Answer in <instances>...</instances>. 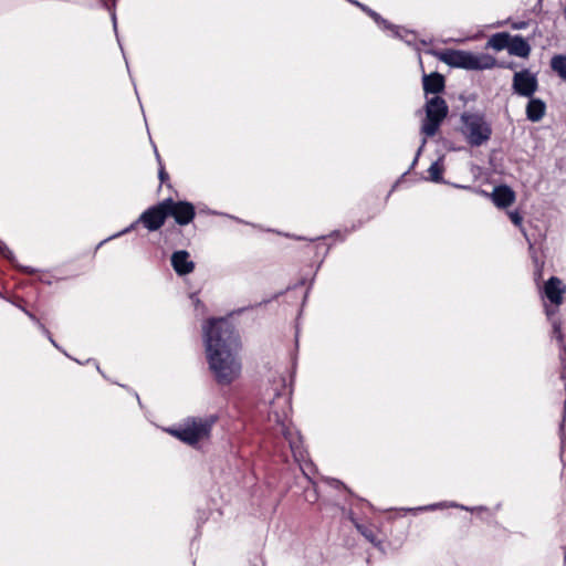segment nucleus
<instances>
[{
  "label": "nucleus",
  "instance_id": "obj_4",
  "mask_svg": "<svg viewBox=\"0 0 566 566\" xmlns=\"http://www.w3.org/2000/svg\"><path fill=\"white\" fill-rule=\"evenodd\" d=\"M461 133L470 146L479 147L491 138L492 127L483 115L465 112L461 115Z\"/></svg>",
  "mask_w": 566,
  "mask_h": 566
},
{
  "label": "nucleus",
  "instance_id": "obj_17",
  "mask_svg": "<svg viewBox=\"0 0 566 566\" xmlns=\"http://www.w3.org/2000/svg\"><path fill=\"white\" fill-rule=\"evenodd\" d=\"M348 2H350L352 4L356 6L357 8H359L361 11H364L365 13H367L376 23L378 24H382L385 28L387 29H390L392 25L387 21L385 20L379 13H377L376 11H374L373 9H370L369 7H367L366 4L364 3H360L359 1L357 0H347Z\"/></svg>",
  "mask_w": 566,
  "mask_h": 566
},
{
  "label": "nucleus",
  "instance_id": "obj_16",
  "mask_svg": "<svg viewBox=\"0 0 566 566\" xmlns=\"http://www.w3.org/2000/svg\"><path fill=\"white\" fill-rule=\"evenodd\" d=\"M549 66L564 82H566V54H555L552 56Z\"/></svg>",
  "mask_w": 566,
  "mask_h": 566
},
{
  "label": "nucleus",
  "instance_id": "obj_6",
  "mask_svg": "<svg viewBox=\"0 0 566 566\" xmlns=\"http://www.w3.org/2000/svg\"><path fill=\"white\" fill-rule=\"evenodd\" d=\"M168 217L174 218L179 226L189 224L196 217V208L189 201H175L172 198L164 199Z\"/></svg>",
  "mask_w": 566,
  "mask_h": 566
},
{
  "label": "nucleus",
  "instance_id": "obj_19",
  "mask_svg": "<svg viewBox=\"0 0 566 566\" xmlns=\"http://www.w3.org/2000/svg\"><path fill=\"white\" fill-rule=\"evenodd\" d=\"M553 334L557 338V340L559 342L560 349L566 352V346L564 345V342H563V333H562L560 323L557 322V321L553 322Z\"/></svg>",
  "mask_w": 566,
  "mask_h": 566
},
{
  "label": "nucleus",
  "instance_id": "obj_20",
  "mask_svg": "<svg viewBox=\"0 0 566 566\" xmlns=\"http://www.w3.org/2000/svg\"><path fill=\"white\" fill-rule=\"evenodd\" d=\"M357 528L368 542L376 543V534L371 528L364 525H357Z\"/></svg>",
  "mask_w": 566,
  "mask_h": 566
},
{
  "label": "nucleus",
  "instance_id": "obj_13",
  "mask_svg": "<svg viewBox=\"0 0 566 566\" xmlns=\"http://www.w3.org/2000/svg\"><path fill=\"white\" fill-rule=\"evenodd\" d=\"M530 43L520 34L511 35L510 45L507 52L511 55L527 59L531 54Z\"/></svg>",
  "mask_w": 566,
  "mask_h": 566
},
{
  "label": "nucleus",
  "instance_id": "obj_18",
  "mask_svg": "<svg viewBox=\"0 0 566 566\" xmlns=\"http://www.w3.org/2000/svg\"><path fill=\"white\" fill-rule=\"evenodd\" d=\"M443 170H444V168L439 161L432 163L428 169L430 179L434 182H441L443 180V177H442Z\"/></svg>",
  "mask_w": 566,
  "mask_h": 566
},
{
  "label": "nucleus",
  "instance_id": "obj_15",
  "mask_svg": "<svg viewBox=\"0 0 566 566\" xmlns=\"http://www.w3.org/2000/svg\"><path fill=\"white\" fill-rule=\"evenodd\" d=\"M511 34L507 32H499L490 36L486 42L485 48L493 49L495 51H502L504 49L507 50L510 45Z\"/></svg>",
  "mask_w": 566,
  "mask_h": 566
},
{
  "label": "nucleus",
  "instance_id": "obj_8",
  "mask_svg": "<svg viewBox=\"0 0 566 566\" xmlns=\"http://www.w3.org/2000/svg\"><path fill=\"white\" fill-rule=\"evenodd\" d=\"M168 218L165 200L158 202L155 206L146 209L138 218L137 222H140L148 231H157L164 224Z\"/></svg>",
  "mask_w": 566,
  "mask_h": 566
},
{
  "label": "nucleus",
  "instance_id": "obj_29",
  "mask_svg": "<svg viewBox=\"0 0 566 566\" xmlns=\"http://www.w3.org/2000/svg\"><path fill=\"white\" fill-rule=\"evenodd\" d=\"M565 418H566V399H565V405H564V417H563V421H562V424H560V429H563V427H564Z\"/></svg>",
  "mask_w": 566,
  "mask_h": 566
},
{
  "label": "nucleus",
  "instance_id": "obj_5",
  "mask_svg": "<svg viewBox=\"0 0 566 566\" xmlns=\"http://www.w3.org/2000/svg\"><path fill=\"white\" fill-rule=\"evenodd\" d=\"M424 111L426 118L421 125V134L427 137H432L437 134L440 125L448 116L449 107L442 97L433 96L427 99Z\"/></svg>",
  "mask_w": 566,
  "mask_h": 566
},
{
  "label": "nucleus",
  "instance_id": "obj_21",
  "mask_svg": "<svg viewBox=\"0 0 566 566\" xmlns=\"http://www.w3.org/2000/svg\"><path fill=\"white\" fill-rule=\"evenodd\" d=\"M156 156H157V159H158V163L160 166L159 171H158V178H159L160 182L164 184L169 179V175L166 171L165 167L163 166L161 159H160V156L158 155V153H156Z\"/></svg>",
  "mask_w": 566,
  "mask_h": 566
},
{
  "label": "nucleus",
  "instance_id": "obj_7",
  "mask_svg": "<svg viewBox=\"0 0 566 566\" xmlns=\"http://www.w3.org/2000/svg\"><path fill=\"white\" fill-rule=\"evenodd\" d=\"M512 88L513 92L520 96L532 97L538 90L536 74L531 73L527 69L515 72L513 75Z\"/></svg>",
  "mask_w": 566,
  "mask_h": 566
},
{
  "label": "nucleus",
  "instance_id": "obj_14",
  "mask_svg": "<svg viewBox=\"0 0 566 566\" xmlns=\"http://www.w3.org/2000/svg\"><path fill=\"white\" fill-rule=\"evenodd\" d=\"M526 105V118L533 123L539 122L546 113V103L536 97H528Z\"/></svg>",
  "mask_w": 566,
  "mask_h": 566
},
{
  "label": "nucleus",
  "instance_id": "obj_25",
  "mask_svg": "<svg viewBox=\"0 0 566 566\" xmlns=\"http://www.w3.org/2000/svg\"><path fill=\"white\" fill-rule=\"evenodd\" d=\"M424 144H426V139L422 140V145L419 147V149L417 151V155H416V157H415V159L412 161L411 168H413L415 165L417 164L418 157L421 154V150H422V147L424 146Z\"/></svg>",
  "mask_w": 566,
  "mask_h": 566
},
{
  "label": "nucleus",
  "instance_id": "obj_1",
  "mask_svg": "<svg viewBox=\"0 0 566 566\" xmlns=\"http://www.w3.org/2000/svg\"><path fill=\"white\" fill-rule=\"evenodd\" d=\"M207 359L219 385H230L241 371L237 357L240 347L239 335L226 318H211L203 327Z\"/></svg>",
  "mask_w": 566,
  "mask_h": 566
},
{
  "label": "nucleus",
  "instance_id": "obj_27",
  "mask_svg": "<svg viewBox=\"0 0 566 566\" xmlns=\"http://www.w3.org/2000/svg\"><path fill=\"white\" fill-rule=\"evenodd\" d=\"M556 312H557V310H556V308H553V307H548V306H546V315H547L548 317L554 316V315L556 314Z\"/></svg>",
  "mask_w": 566,
  "mask_h": 566
},
{
  "label": "nucleus",
  "instance_id": "obj_10",
  "mask_svg": "<svg viewBox=\"0 0 566 566\" xmlns=\"http://www.w3.org/2000/svg\"><path fill=\"white\" fill-rule=\"evenodd\" d=\"M171 266L179 276L190 274L195 270V262L186 250L175 251L170 258Z\"/></svg>",
  "mask_w": 566,
  "mask_h": 566
},
{
  "label": "nucleus",
  "instance_id": "obj_22",
  "mask_svg": "<svg viewBox=\"0 0 566 566\" xmlns=\"http://www.w3.org/2000/svg\"><path fill=\"white\" fill-rule=\"evenodd\" d=\"M510 219L515 226H521L523 218L517 211L510 212Z\"/></svg>",
  "mask_w": 566,
  "mask_h": 566
},
{
  "label": "nucleus",
  "instance_id": "obj_28",
  "mask_svg": "<svg viewBox=\"0 0 566 566\" xmlns=\"http://www.w3.org/2000/svg\"><path fill=\"white\" fill-rule=\"evenodd\" d=\"M526 25L525 22L516 23L513 25L514 29H523Z\"/></svg>",
  "mask_w": 566,
  "mask_h": 566
},
{
  "label": "nucleus",
  "instance_id": "obj_9",
  "mask_svg": "<svg viewBox=\"0 0 566 566\" xmlns=\"http://www.w3.org/2000/svg\"><path fill=\"white\" fill-rule=\"evenodd\" d=\"M566 286L557 276H552L544 285V293L547 300L556 307L564 301Z\"/></svg>",
  "mask_w": 566,
  "mask_h": 566
},
{
  "label": "nucleus",
  "instance_id": "obj_23",
  "mask_svg": "<svg viewBox=\"0 0 566 566\" xmlns=\"http://www.w3.org/2000/svg\"><path fill=\"white\" fill-rule=\"evenodd\" d=\"M495 66H499V67H502V69H510V70H513L516 67V63L515 62H497L496 61V65Z\"/></svg>",
  "mask_w": 566,
  "mask_h": 566
},
{
  "label": "nucleus",
  "instance_id": "obj_31",
  "mask_svg": "<svg viewBox=\"0 0 566 566\" xmlns=\"http://www.w3.org/2000/svg\"><path fill=\"white\" fill-rule=\"evenodd\" d=\"M266 303H269V300H264V301H262L261 303H259V305H261V304H266Z\"/></svg>",
  "mask_w": 566,
  "mask_h": 566
},
{
  "label": "nucleus",
  "instance_id": "obj_24",
  "mask_svg": "<svg viewBox=\"0 0 566 566\" xmlns=\"http://www.w3.org/2000/svg\"><path fill=\"white\" fill-rule=\"evenodd\" d=\"M27 315H28L32 321L36 322V323L39 324V326L41 327V329H42L45 334L50 335V332L44 327V325H42V324L39 322V319H38V318L32 314V313L27 312Z\"/></svg>",
  "mask_w": 566,
  "mask_h": 566
},
{
  "label": "nucleus",
  "instance_id": "obj_3",
  "mask_svg": "<svg viewBox=\"0 0 566 566\" xmlns=\"http://www.w3.org/2000/svg\"><path fill=\"white\" fill-rule=\"evenodd\" d=\"M217 420L218 417L213 415L205 418L189 417L178 428L168 429V432L184 443L197 447L199 442L210 438Z\"/></svg>",
  "mask_w": 566,
  "mask_h": 566
},
{
  "label": "nucleus",
  "instance_id": "obj_11",
  "mask_svg": "<svg viewBox=\"0 0 566 566\" xmlns=\"http://www.w3.org/2000/svg\"><path fill=\"white\" fill-rule=\"evenodd\" d=\"M422 87L426 95L442 93L446 88V78L438 72L423 74Z\"/></svg>",
  "mask_w": 566,
  "mask_h": 566
},
{
  "label": "nucleus",
  "instance_id": "obj_26",
  "mask_svg": "<svg viewBox=\"0 0 566 566\" xmlns=\"http://www.w3.org/2000/svg\"><path fill=\"white\" fill-rule=\"evenodd\" d=\"M562 364L564 366V370L562 373V379L566 381V358L562 356Z\"/></svg>",
  "mask_w": 566,
  "mask_h": 566
},
{
  "label": "nucleus",
  "instance_id": "obj_30",
  "mask_svg": "<svg viewBox=\"0 0 566 566\" xmlns=\"http://www.w3.org/2000/svg\"><path fill=\"white\" fill-rule=\"evenodd\" d=\"M195 304H196V306H199V305L201 304L200 300H199V298H196V300H195Z\"/></svg>",
  "mask_w": 566,
  "mask_h": 566
},
{
  "label": "nucleus",
  "instance_id": "obj_12",
  "mask_svg": "<svg viewBox=\"0 0 566 566\" xmlns=\"http://www.w3.org/2000/svg\"><path fill=\"white\" fill-rule=\"evenodd\" d=\"M515 198L514 190L506 185L496 186L492 192L493 203L501 209L510 207L515 201Z\"/></svg>",
  "mask_w": 566,
  "mask_h": 566
},
{
  "label": "nucleus",
  "instance_id": "obj_32",
  "mask_svg": "<svg viewBox=\"0 0 566 566\" xmlns=\"http://www.w3.org/2000/svg\"><path fill=\"white\" fill-rule=\"evenodd\" d=\"M49 338H50L51 343H52L55 347H57V345L55 344L54 339H52L51 337H49Z\"/></svg>",
  "mask_w": 566,
  "mask_h": 566
},
{
  "label": "nucleus",
  "instance_id": "obj_2",
  "mask_svg": "<svg viewBox=\"0 0 566 566\" xmlns=\"http://www.w3.org/2000/svg\"><path fill=\"white\" fill-rule=\"evenodd\" d=\"M433 54L451 67L480 71L493 69L496 65V59L486 53L474 54L463 50L447 49Z\"/></svg>",
  "mask_w": 566,
  "mask_h": 566
}]
</instances>
